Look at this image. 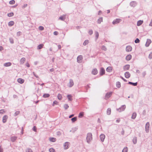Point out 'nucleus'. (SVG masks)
<instances>
[{
	"instance_id": "8fccbe9b",
	"label": "nucleus",
	"mask_w": 152,
	"mask_h": 152,
	"mask_svg": "<svg viewBox=\"0 0 152 152\" xmlns=\"http://www.w3.org/2000/svg\"><path fill=\"white\" fill-rule=\"evenodd\" d=\"M88 33L90 35L92 34H93V31L92 30H89V31H88Z\"/></svg>"
},
{
	"instance_id": "0eeeda50",
	"label": "nucleus",
	"mask_w": 152,
	"mask_h": 152,
	"mask_svg": "<svg viewBox=\"0 0 152 152\" xmlns=\"http://www.w3.org/2000/svg\"><path fill=\"white\" fill-rule=\"evenodd\" d=\"M105 71L104 69L102 67L100 71V75L102 76L103 75L105 74Z\"/></svg>"
},
{
	"instance_id": "c756f323",
	"label": "nucleus",
	"mask_w": 152,
	"mask_h": 152,
	"mask_svg": "<svg viewBox=\"0 0 152 152\" xmlns=\"http://www.w3.org/2000/svg\"><path fill=\"white\" fill-rule=\"evenodd\" d=\"M95 37L96 38V40L98 38L99 36V34L98 32L97 31L95 32Z\"/></svg>"
},
{
	"instance_id": "13d9d810",
	"label": "nucleus",
	"mask_w": 152,
	"mask_h": 152,
	"mask_svg": "<svg viewBox=\"0 0 152 152\" xmlns=\"http://www.w3.org/2000/svg\"><path fill=\"white\" fill-rule=\"evenodd\" d=\"M77 129V128H76V127H75V128H72V130H73V132H75V131H76V130Z\"/></svg>"
},
{
	"instance_id": "09e8293b",
	"label": "nucleus",
	"mask_w": 152,
	"mask_h": 152,
	"mask_svg": "<svg viewBox=\"0 0 152 152\" xmlns=\"http://www.w3.org/2000/svg\"><path fill=\"white\" fill-rule=\"evenodd\" d=\"M49 151L50 152H55V150L53 148H50L49 150Z\"/></svg>"
},
{
	"instance_id": "f8f14e48",
	"label": "nucleus",
	"mask_w": 152,
	"mask_h": 152,
	"mask_svg": "<svg viewBox=\"0 0 152 152\" xmlns=\"http://www.w3.org/2000/svg\"><path fill=\"white\" fill-rule=\"evenodd\" d=\"M8 117L7 115H4L3 117L2 121L3 123H5L7 121Z\"/></svg>"
},
{
	"instance_id": "a18cd8bd",
	"label": "nucleus",
	"mask_w": 152,
	"mask_h": 152,
	"mask_svg": "<svg viewBox=\"0 0 152 152\" xmlns=\"http://www.w3.org/2000/svg\"><path fill=\"white\" fill-rule=\"evenodd\" d=\"M148 58L150 59L152 58V52H151L149 54L148 56Z\"/></svg>"
},
{
	"instance_id": "bb28decb",
	"label": "nucleus",
	"mask_w": 152,
	"mask_h": 152,
	"mask_svg": "<svg viewBox=\"0 0 152 152\" xmlns=\"http://www.w3.org/2000/svg\"><path fill=\"white\" fill-rule=\"evenodd\" d=\"M72 96L71 95H68L67 96V97L69 101H72Z\"/></svg>"
},
{
	"instance_id": "a878e982",
	"label": "nucleus",
	"mask_w": 152,
	"mask_h": 152,
	"mask_svg": "<svg viewBox=\"0 0 152 152\" xmlns=\"http://www.w3.org/2000/svg\"><path fill=\"white\" fill-rule=\"evenodd\" d=\"M14 22L13 21H10L8 23V25L10 26H11L14 25Z\"/></svg>"
},
{
	"instance_id": "6e6d98bb",
	"label": "nucleus",
	"mask_w": 152,
	"mask_h": 152,
	"mask_svg": "<svg viewBox=\"0 0 152 152\" xmlns=\"http://www.w3.org/2000/svg\"><path fill=\"white\" fill-rule=\"evenodd\" d=\"M4 112V110H0V114H3Z\"/></svg>"
},
{
	"instance_id": "20e7f679",
	"label": "nucleus",
	"mask_w": 152,
	"mask_h": 152,
	"mask_svg": "<svg viewBox=\"0 0 152 152\" xmlns=\"http://www.w3.org/2000/svg\"><path fill=\"white\" fill-rule=\"evenodd\" d=\"M121 21V20L120 19H116L113 21L112 23L113 24L115 25L119 23Z\"/></svg>"
},
{
	"instance_id": "603ef678",
	"label": "nucleus",
	"mask_w": 152,
	"mask_h": 152,
	"mask_svg": "<svg viewBox=\"0 0 152 152\" xmlns=\"http://www.w3.org/2000/svg\"><path fill=\"white\" fill-rule=\"evenodd\" d=\"M59 19L62 20H64L65 18L63 16H61L59 18Z\"/></svg>"
},
{
	"instance_id": "49530a36",
	"label": "nucleus",
	"mask_w": 152,
	"mask_h": 152,
	"mask_svg": "<svg viewBox=\"0 0 152 152\" xmlns=\"http://www.w3.org/2000/svg\"><path fill=\"white\" fill-rule=\"evenodd\" d=\"M140 42V40L138 38H137L134 41L136 43H139Z\"/></svg>"
},
{
	"instance_id": "7ed1b4c3",
	"label": "nucleus",
	"mask_w": 152,
	"mask_h": 152,
	"mask_svg": "<svg viewBox=\"0 0 152 152\" xmlns=\"http://www.w3.org/2000/svg\"><path fill=\"white\" fill-rule=\"evenodd\" d=\"M126 108L125 105H123L121 107L118 109H117V110L119 112H121L122 111H124Z\"/></svg>"
},
{
	"instance_id": "412c9836",
	"label": "nucleus",
	"mask_w": 152,
	"mask_h": 152,
	"mask_svg": "<svg viewBox=\"0 0 152 152\" xmlns=\"http://www.w3.org/2000/svg\"><path fill=\"white\" fill-rule=\"evenodd\" d=\"M26 58H22L20 60V62L21 64H23L26 61Z\"/></svg>"
},
{
	"instance_id": "c9c22d12",
	"label": "nucleus",
	"mask_w": 152,
	"mask_h": 152,
	"mask_svg": "<svg viewBox=\"0 0 152 152\" xmlns=\"http://www.w3.org/2000/svg\"><path fill=\"white\" fill-rule=\"evenodd\" d=\"M64 107L65 110L67 109L69 107V106L67 104H65L64 105Z\"/></svg>"
},
{
	"instance_id": "f704fd0d",
	"label": "nucleus",
	"mask_w": 152,
	"mask_h": 152,
	"mask_svg": "<svg viewBox=\"0 0 152 152\" xmlns=\"http://www.w3.org/2000/svg\"><path fill=\"white\" fill-rule=\"evenodd\" d=\"M88 43V40H86L83 42V45L84 46H85L87 45Z\"/></svg>"
},
{
	"instance_id": "ddd939ff",
	"label": "nucleus",
	"mask_w": 152,
	"mask_h": 152,
	"mask_svg": "<svg viewBox=\"0 0 152 152\" xmlns=\"http://www.w3.org/2000/svg\"><path fill=\"white\" fill-rule=\"evenodd\" d=\"M125 77L127 78H129L130 76V74L128 72H126L124 74Z\"/></svg>"
},
{
	"instance_id": "2eb2a0df",
	"label": "nucleus",
	"mask_w": 152,
	"mask_h": 152,
	"mask_svg": "<svg viewBox=\"0 0 152 152\" xmlns=\"http://www.w3.org/2000/svg\"><path fill=\"white\" fill-rule=\"evenodd\" d=\"M17 137L16 136H12L10 138L12 142H14L17 139Z\"/></svg>"
},
{
	"instance_id": "864d4df0",
	"label": "nucleus",
	"mask_w": 152,
	"mask_h": 152,
	"mask_svg": "<svg viewBox=\"0 0 152 152\" xmlns=\"http://www.w3.org/2000/svg\"><path fill=\"white\" fill-rule=\"evenodd\" d=\"M58 103V102L56 101H55L53 102V105L54 106V104H57Z\"/></svg>"
},
{
	"instance_id": "4be33fe9",
	"label": "nucleus",
	"mask_w": 152,
	"mask_h": 152,
	"mask_svg": "<svg viewBox=\"0 0 152 152\" xmlns=\"http://www.w3.org/2000/svg\"><path fill=\"white\" fill-rule=\"evenodd\" d=\"M106 71L108 72H110L112 70V68L111 66H109L106 69Z\"/></svg>"
},
{
	"instance_id": "1a4fd4ad",
	"label": "nucleus",
	"mask_w": 152,
	"mask_h": 152,
	"mask_svg": "<svg viewBox=\"0 0 152 152\" xmlns=\"http://www.w3.org/2000/svg\"><path fill=\"white\" fill-rule=\"evenodd\" d=\"M98 72V70L96 68L94 69L92 71V74L94 75H96Z\"/></svg>"
},
{
	"instance_id": "2f4dec72",
	"label": "nucleus",
	"mask_w": 152,
	"mask_h": 152,
	"mask_svg": "<svg viewBox=\"0 0 152 152\" xmlns=\"http://www.w3.org/2000/svg\"><path fill=\"white\" fill-rule=\"evenodd\" d=\"M50 95L48 94H45L43 95V97L45 98H48L50 96Z\"/></svg>"
},
{
	"instance_id": "f03ea898",
	"label": "nucleus",
	"mask_w": 152,
	"mask_h": 152,
	"mask_svg": "<svg viewBox=\"0 0 152 152\" xmlns=\"http://www.w3.org/2000/svg\"><path fill=\"white\" fill-rule=\"evenodd\" d=\"M145 131L147 133L149 132L150 130V123L149 122H147L145 126Z\"/></svg>"
},
{
	"instance_id": "dca6fc26",
	"label": "nucleus",
	"mask_w": 152,
	"mask_h": 152,
	"mask_svg": "<svg viewBox=\"0 0 152 152\" xmlns=\"http://www.w3.org/2000/svg\"><path fill=\"white\" fill-rule=\"evenodd\" d=\"M11 63L10 62L6 63L4 64V66L5 67L9 66H11Z\"/></svg>"
},
{
	"instance_id": "338daca9",
	"label": "nucleus",
	"mask_w": 152,
	"mask_h": 152,
	"mask_svg": "<svg viewBox=\"0 0 152 152\" xmlns=\"http://www.w3.org/2000/svg\"><path fill=\"white\" fill-rule=\"evenodd\" d=\"M54 69L53 68H52L50 69V71L51 72H53L54 71Z\"/></svg>"
},
{
	"instance_id": "ea45409f",
	"label": "nucleus",
	"mask_w": 152,
	"mask_h": 152,
	"mask_svg": "<svg viewBox=\"0 0 152 152\" xmlns=\"http://www.w3.org/2000/svg\"><path fill=\"white\" fill-rule=\"evenodd\" d=\"M9 40L11 43L13 44L14 43V40L12 38H9Z\"/></svg>"
},
{
	"instance_id": "4468645a",
	"label": "nucleus",
	"mask_w": 152,
	"mask_h": 152,
	"mask_svg": "<svg viewBox=\"0 0 152 152\" xmlns=\"http://www.w3.org/2000/svg\"><path fill=\"white\" fill-rule=\"evenodd\" d=\"M132 49V47L130 46H127L126 48V50L127 52L131 51Z\"/></svg>"
},
{
	"instance_id": "9d476101",
	"label": "nucleus",
	"mask_w": 152,
	"mask_h": 152,
	"mask_svg": "<svg viewBox=\"0 0 152 152\" xmlns=\"http://www.w3.org/2000/svg\"><path fill=\"white\" fill-rule=\"evenodd\" d=\"M100 138L101 141L103 142L105 138V135L104 134H101L100 136Z\"/></svg>"
},
{
	"instance_id": "4c0bfd02",
	"label": "nucleus",
	"mask_w": 152,
	"mask_h": 152,
	"mask_svg": "<svg viewBox=\"0 0 152 152\" xmlns=\"http://www.w3.org/2000/svg\"><path fill=\"white\" fill-rule=\"evenodd\" d=\"M58 99L60 100H61L62 98V95L61 94H58Z\"/></svg>"
},
{
	"instance_id": "473e14b6",
	"label": "nucleus",
	"mask_w": 152,
	"mask_h": 152,
	"mask_svg": "<svg viewBox=\"0 0 152 152\" xmlns=\"http://www.w3.org/2000/svg\"><path fill=\"white\" fill-rule=\"evenodd\" d=\"M103 21L102 18V17L100 18L99 19H98L97 22L98 23L100 24L101 22Z\"/></svg>"
},
{
	"instance_id": "58836bf2",
	"label": "nucleus",
	"mask_w": 152,
	"mask_h": 152,
	"mask_svg": "<svg viewBox=\"0 0 152 152\" xmlns=\"http://www.w3.org/2000/svg\"><path fill=\"white\" fill-rule=\"evenodd\" d=\"M20 113V111H16L15 113V114H14V116H16L17 115H19V114Z\"/></svg>"
},
{
	"instance_id": "5701e85b",
	"label": "nucleus",
	"mask_w": 152,
	"mask_h": 152,
	"mask_svg": "<svg viewBox=\"0 0 152 152\" xmlns=\"http://www.w3.org/2000/svg\"><path fill=\"white\" fill-rule=\"evenodd\" d=\"M143 21L141 20H139L137 22V25L138 26L141 25L143 23Z\"/></svg>"
},
{
	"instance_id": "393cba45",
	"label": "nucleus",
	"mask_w": 152,
	"mask_h": 152,
	"mask_svg": "<svg viewBox=\"0 0 152 152\" xmlns=\"http://www.w3.org/2000/svg\"><path fill=\"white\" fill-rule=\"evenodd\" d=\"M49 140L52 142H54L56 141V139L54 137H50L49 138Z\"/></svg>"
},
{
	"instance_id": "4d7b16f0",
	"label": "nucleus",
	"mask_w": 152,
	"mask_h": 152,
	"mask_svg": "<svg viewBox=\"0 0 152 152\" xmlns=\"http://www.w3.org/2000/svg\"><path fill=\"white\" fill-rule=\"evenodd\" d=\"M53 34L54 35H57L58 34V32L57 31H54L53 33Z\"/></svg>"
},
{
	"instance_id": "a19ab883",
	"label": "nucleus",
	"mask_w": 152,
	"mask_h": 152,
	"mask_svg": "<svg viewBox=\"0 0 152 152\" xmlns=\"http://www.w3.org/2000/svg\"><path fill=\"white\" fill-rule=\"evenodd\" d=\"M101 49L104 51H106L107 50V48L104 45L102 46L101 48Z\"/></svg>"
},
{
	"instance_id": "c03bdc74",
	"label": "nucleus",
	"mask_w": 152,
	"mask_h": 152,
	"mask_svg": "<svg viewBox=\"0 0 152 152\" xmlns=\"http://www.w3.org/2000/svg\"><path fill=\"white\" fill-rule=\"evenodd\" d=\"M137 142V138L136 137L134 138V144H135Z\"/></svg>"
},
{
	"instance_id": "680f3d73",
	"label": "nucleus",
	"mask_w": 152,
	"mask_h": 152,
	"mask_svg": "<svg viewBox=\"0 0 152 152\" xmlns=\"http://www.w3.org/2000/svg\"><path fill=\"white\" fill-rule=\"evenodd\" d=\"M26 66L28 67H30V65H29V63L28 62L26 63Z\"/></svg>"
},
{
	"instance_id": "f3484780",
	"label": "nucleus",
	"mask_w": 152,
	"mask_h": 152,
	"mask_svg": "<svg viewBox=\"0 0 152 152\" xmlns=\"http://www.w3.org/2000/svg\"><path fill=\"white\" fill-rule=\"evenodd\" d=\"M129 65H126L124 66L123 69L124 70H127L129 68Z\"/></svg>"
},
{
	"instance_id": "cd10ccee",
	"label": "nucleus",
	"mask_w": 152,
	"mask_h": 152,
	"mask_svg": "<svg viewBox=\"0 0 152 152\" xmlns=\"http://www.w3.org/2000/svg\"><path fill=\"white\" fill-rule=\"evenodd\" d=\"M107 114L108 115H110L111 113V109L110 108H108L107 111Z\"/></svg>"
},
{
	"instance_id": "39448f33",
	"label": "nucleus",
	"mask_w": 152,
	"mask_h": 152,
	"mask_svg": "<svg viewBox=\"0 0 152 152\" xmlns=\"http://www.w3.org/2000/svg\"><path fill=\"white\" fill-rule=\"evenodd\" d=\"M74 83L73 80L72 79H70L69 83L68 84L69 87L70 88L72 87L74 85Z\"/></svg>"
},
{
	"instance_id": "7c9ffc66",
	"label": "nucleus",
	"mask_w": 152,
	"mask_h": 152,
	"mask_svg": "<svg viewBox=\"0 0 152 152\" xmlns=\"http://www.w3.org/2000/svg\"><path fill=\"white\" fill-rule=\"evenodd\" d=\"M116 86L117 88H119L121 87V83L119 82H117L116 83Z\"/></svg>"
},
{
	"instance_id": "423d86ee",
	"label": "nucleus",
	"mask_w": 152,
	"mask_h": 152,
	"mask_svg": "<svg viewBox=\"0 0 152 152\" xmlns=\"http://www.w3.org/2000/svg\"><path fill=\"white\" fill-rule=\"evenodd\" d=\"M83 58L82 56L81 55H79L77 56V61L79 63H81V60Z\"/></svg>"
},
{
	"instance_id": "de8ad7c7",
	"label": "nucleus",
	"mask_w": 152,
	"mask_h": 152,
	"mask_svg": "<svg viewBox=\"0 0 152 152\" xmlns=\"http://www.w3.org/2000/svg\"><path fill=\"white\" fill-rule=\"evenodd\" d=\"M26 152H33L32 150L30 148H28L26 149Z\"/></svg>"
},
{
	"instance_id": "9b49d317",
	"label": "nucleus",
	"mask_w": 152,
	"mask_h": 152,
	"mask_svg": "<svg viewBox=\"0 0 152 152\" xmlns=\"http://www.w3.org/2000/svg\"><path fill=\"white\" fill-rule=\"evenodd\" d=\"M112 94V92L107 93L105 95V97L107 98H109L111 96Z\"/></svg>"
},
{
	"instance_id": "052dcab7",
	"label": "nucleus",
	"mask_w": 152,
	"mask_h": 152,
	"mask_svg": "<svg viewBox=\"0 0 152 152\" xmlns=\"http://www.w3.org/2000/svg\"><path fill=\"white\" fill-rule=\"evenodd\" d=\"M136 113H134V119H135L136 116Z\"/></svg>"
},
{
	"instance_id": "5fc2aeb1",
	"label": "nucleus",
	"mask_w": 152,
	"mask_h": 152,
	"mask_svg": "<svg viewBox=\"0 0 152 152\" xmlns=\"http://www.w3.org/2000/svg\"><path fill=\"white\" fill-rule=\"evenodd\" d=\"M33 130L34 132H36L37 131L36 128L35 126H34L33 128Z\"/></svg>"
},
{
	"instance_id": "72a5a7b5",
	"label": "nucleus",
	"mask_w": 152,
	"mask_h": 152,
	"mask_svg": "<svg viewBox=\"0 0 152 152\" xmlns=\"http://www.w3.org/2000/svg\"><path fill=\"white\" fill-rule=\"evenodd\" d=\"M71 121H72V122H74L75 121H76L77 120V117H74L71 119Z\"/></svg>"
},
{
	"instance_id": "37998d69",
	"label": "nucleus",
	"mask_w": 152,
	"mask_h": 152,
	"mask_svg": "<svg viewBox=\"0 0 152 152\" xmlns=\"http://www.w3.org/2000/svg\"><path fill=\"white\" fill-rule=\"evenodd\" d=\"M128 149L127 147H125L123 150L122 152H127Z\"/></svg>"
},
{
	"instance_id": "774afa93",
	"label": "nucleus",
	"mask_w": 152,
	"mask_h": 152,
	"mask_svg": "<svg viewBox=\"0 0 152 152\" xmlns=\"http://www.w3.org/2000/svg\"><path fill=\"white\" fill-rule=\"evenodd\" d=\"M149 26H152V19L151 20V22L149 24Z\"/></svg>"
},
{
	"instance_id": "a211bd4d",
	"label": "nucleus",
	"mask_w": 152,
	"mask_h": 152,
	"mask_svg": "<svg viewBox=\"0 0 152 152\" xmlns=\"http://www.w3.org/2000/svg\"><path fill=\"white\" fill-rule=\"evenodd\" d=\"M64 149H67L68 148V142H65L64 145Z\"/></svg>"
},
{
	"instance_id": "69168bd1",
	"label": "nucleus",
	"mask_w": 152,
	"mask_h": 152,
	"mask_svg": "<svg viewBox=\"0 0 152 152\" xmlns=\"http://www.w3.org/2000/svg\"><path fill=\"white\" fill-rule=\"evenodd\" d=\"M90 88V87L89 86V85H88L86 87V89H88V88Z\"/></svg>"
},
{
	"instance_id": "bf43d9fd",
	"label": "nucleus",
	"mask_w": 152,
	"mask_h": 152,
	"mask_svg": "<svg viewBox=\"0 0 152 152\" xmlns=\"http://www.w3.org/2000/svg\"><path fill=\"white\" fill-rule=\"evenodd\" d=\"M146 74V72H144L142 73V75L143 77H144Z\"/></svg>"
},
{
	"instance_id": "b1692460",
	"label": "nucleus",
	"mask_w": 152,
	"mask_h": 152,
	"mask_svg": "<svg viewBox=\"0 0 152 152\" xmlns=\"http://www.w3.org/2000/svg\"><path fill=\"white\" fill-rule=\"evenodd\" d=\"M132 56L130 55H128L126 57V60L129 61L132 58Z\"/></svg>"
},
{
	"instance_id": "6e6552de",
	"label": "nucleus",
	"mask_w": 152,
	"mask_h": 152,
	"mask_svg": "<svg viewBox=\"0 0 152 152\" xmlns=\"http://www.w3.org/2000/svg\"><path fill=\"white\" fill-rule=\"evenodd\" d=\"M151 42V41L150 39H147L145 44V46L147 47H148Z\"/></svg>"
},
{
	"instance_id": "c85d7f7f",
	"label": "nucleus",
	"mask_w": 152,
	"mask_h": 152,
	"mask_svg": "<svg viewBox=\"0 0 152 152\" xmlns=\"http://www.w3.org/2000/svg\"><path fill=\"white\" fill-rule=\"evenodd\" d=\"M84 115V112H81L78 115V117L79 118H81Z\"/></svg>"
},
{
	"instance_id": "e2e57ef3",
	"label": "nucleus",
	"mask_w": 152,
	"mask_h": 152,
	"mask_svg": "<svg viewBox=\"0 0 152 152\" xmlns=\"http://www.w3.org/2000/svg\"><path fill=\"white\" fill-rule=\"evenodd\" d=\"M4 50L3 47L2 46H0V51H2Z\"/></svg>"
},
{
	"instance_id": "e433bc0d",
	"label": "nucleus",
	"mask_w": 152,
	"mask_h": 152,
	"mask_svg": "<svg viewBox=\"0 0 152 152\" xmlns=\"http://www.w3.org/2000/svg\"><path fill=\"white\" fill-rule=\"evenodd\" d=\"M14 15V13L13 12H11L10 13H8L7 14V15L9 17H12Z\"/></svg>"
},
{
	"instance_id": "f257e3e1",
	"label": "nucleus",
	"mask_w": 152,
	"mask_h": 152,
	"mask_svg": "<svg viewBox=\"0 0 152 152\" xmlns=\"http://www.w3.org/2000/svg\"><path fill=\"white\" fill-rule=\"evenodd\" d=\"M92 134L91 133H88L87 134L86 139L88 143H90V142L92 140Z\"/></svg>"
},
{
	"instance_id": "0e129e2a",
	"label": "nucleus",
	"mask_w": 152,
	"mask_h": 152,
	"mask_svg": "<svg viewBox=\"0 0 152 152\" xmlns=\"http://www.w3.org/2000/svg\"><path fill=\"white\" fill-rule=\"evenodd\" d=\"M1 146H0V152H3V149L1 147Z\"/></svg>"
},
{
	"instance_id": "aec40b11",
	"label": "nucleus",
	"mask_w": 152,
	"mask_h": 152,
	"mask_svg": "<svg viewBox=\"0 0 152 152\" xmlns=\"http://www.w3.org/2000/svg\"><path fill=\"white\" fill-rule=\"evenodd\" d=\"M43 46L44 45L42 44L39 45L37 46V49L38 50L41 49L43 48Z\"/></svg>"
},
{
	"instance_id": "79ce46f5",
	"label": "nucleus",
	"mask_w": 152,
	"mask_h": 152,
	"mask_svg": "<svg viewBox=\"0 0 152 152\" xmlns=\"http://www.w3.org/2000/svg\"><path fill=\"white\" fill-rule=\"evenodd\" d=\"M15 3V1L14 0H11L9 2V4H13Z\"/></svg>"
},
{
	"instance_id": "6ab92c4d",
	"label": "nucleus",
	"mask_w": 152,
	"mask_h": 152,
	"mask_svg": "<svg viewBox=\"0 0 152 152\" xmlns=\"http://www.w3.org/2000/svg\"><path fill=\"white\" fill-rule=\"evenodd\" d=\"M18 82L19 83L22 84L24 83V80L21 78H19L18 79Z\"/></svg>"
},
{
	"instance_id": "3c124183",
	"label": "nucleus",
	"mask_w": 152,
	"mask_h": 152,
	"mask_svg": "<svg viewBox=\"0 0 152 152\" xmlns=\"http://www.w3.org/2000/svg\"><path fill=\"white\" fill-rule=\"evenodd\" d=\"M39 29L40 30L42 31L44 29V28L42 26H39Z\"/></svg>"
}]
</instances>
